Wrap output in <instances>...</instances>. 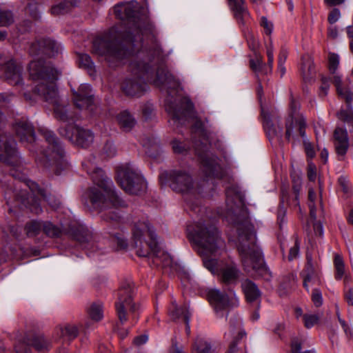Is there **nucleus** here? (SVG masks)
Segmentation results:
<instances>
[{"label":"nucleus","mask_w":353,"mask_h":353,"mask_svg":"<svg viewBox=\"0 0 353 353\" xmlns=\"http://www.w3.org/2000/svg\"><path fill=\"white\" fill-rule=\"evenodd\" d=\"M139 4L135 1L121 2L114 7V12L118 19L129 22L128 30L125 32L117 27L111 28L101 37L93 41L92 52L104 57L109 62H121L130 53L125 49L121 42H129L133 46L142 43L143 38L151 43L152 46L159 43L158 32L154 25L150 21H142L135 17Z\"/></svg>","instance_id":"nucleus-1"},{"label":"nucleus","mask_w":353,"mask_h":353,"mask_svg":"<svg viewBox=\"0 0 353 353\" xmlns=\"http://www.w3.org/2000/svg\"><path fill=\"white\" fill-rule=\"evenodd\" d=\"M188 237L194 249L203 257V265L212 274H217L221 281L228 285L236 284L241 276V272L232 261L218 262L211 256L220 254L224 242L217 228L211 224L196 222L187 228Z\"/></svg>","instance_id":"nucleus-2"},{"label":"nucleus","mask_w":353,"mask_h":353,"mask_svg":"<svg viewBox=\"0 0 353 353\" xmlns=\"http://www.w3.org/2000/svg\"><path fill=\"white\" fill-rule=\"evenodd\" d=\"M226 219L237 226L239 241L238 250L245 270L248 272L255 271L259 274L268 273L261 251L256 244L254 226L248 220L239 223L235 218L236 214L242 212L245 205L242 193L235 188H228L226 191Z\"/></svg>","instance_id":"nucleus-3"},{"label":"nucleus","mask_w":353,"mask_h":353,"mask_svg":"<svg viewBox=\"0 0 353 353\" xmlns=\"http://www.w3.org/2000/svg\"><path fill=\"white\" fill-rule=\"evenodd\" d=\"M82 165L93 181V185L83 196L85 205L101 212L108 210L101 215L102 218L115 227H120L122 217L118 208L123 206L124 202L114 191L112 181L90 160L85 161Z\"/></svg>","instance_id":"nucleus-4"},{"label":"nucleus","mask_w":353,"mask_h":353,"mask_svg":"<svg viewBox=\"0 0 353 353\" xmlns=\"http://www.w3.org/2000/svg\"><path fill=\"white\" fill-rule=\"evenodd\" d=\"M13 128L20 141L32 153L39 166L49 168L54 165L58 166L61 163L63 150L52 132L45 128L39 129V132L45 141L41 143L37 150L39 143L36 141L34 129L28 120L22 119L16 121Z\"/></svg>","instance_id":"nucleus-5"},{"label":"nucleus","mask_w":353,"mask_h":353,"mask_svg":"<svg viewBox=\"0 0 353 353\" xmlns=\"http://www.w3.org/2000/svg\"><path fill=\"white\" fill-rule=\"evenodd\" d=\"M28 70L30 78L39 81L34 86V93L53 105L54 117L58 120L63 122L73 121V115L59 103L55 85L59 72L50 63L41 59L32 60L29 64Z\"/></svg>","instance_id":"nucleus-6"},{"label":"nucleus","mask_w":353,"mask_h":353,"mask_svg":"<svg viewBox=\"0 0 353 353\" xmlns=\"http://www.w3.org/2000/svg\"><path fill=\"white\" fill-rule=\"evenodd\" d=\"M162 61V52L159 43H155L150 48L145 47L135 55H132L129 68L134 76L127 78L122 83L123 92L131 97H140L146 90L147 85L143 78L149 79L154 69Z\"/></svg>","instance_id":"nucleus-7"},{"label":"nucleus","mask_w":353,"mask_h":353,"mask_svg":"<svg viewBox=\"0 0 353 353\" xmlns=\"http://www.w3.org/2000/svg\"><path fill=\"white\" fill-rule=\"evenodd\" d=\"M132 240L139 256L154 255V260L159 265L158 242L152 227L148 221H141L135 224L132 230Z\"/></svg>","instance_id":"nucleus-8"},{"label":"nucleus","mask_w":353,"mask_h":353,"mask_svg":"<svg viewBox=\"0 0 353 353\" xmlns=\"http://www.w3.org/2000/svg\"><path fill=\"white\" fill-rule=\"evenodd\" d=\"M11 175L23 183L25 189L22 190L21 193L18 194L17 196L21 199L26 205L32 203L30 206V210L32 212L39 214L42 211L38 202L39 196L47 201L52 208L58 207V203H53L49 200L46 190L41 188L35 182L27 179L23 175L21 176V174L18 173L17 170H11Z\"/></svg>","instance_id":"nucleus-9"},{"label":"nucleus","mask_w":353,"mask_h":353,"mask_svg":"<svg viewBox=\"0 0 353 353\" xmlns=\"http://www.w3.org/2000/svg\"><path fill=\"white\" fill-rule=\"evenodd\" d=\"M117 181L127 193L137 194L146 188V182L130 164H125L117 168Z\"/></svg>","instance_id":"nucleus-10"},{"label":"nucleus","mask_w":353,"mask_h":353,"mask_svg":"<svg viewBox=\"0 0 353 353\" xmlns=\"http://www.w3.org/2000/svg\"><path fill=\"white\" fill-rule=\"evenodd\" d=\"M12 97V95L0 93V103L9 101ZM4 124V117L0 112V161L14 165L18 161L16 142L9 134L1 130Z\"/></svg>","instance_id":"nucleus-11"},{"label":"nucleus","mask_w":353,"mask_h":353,"mask_svg":"<svg viewBox=\"0 0 353 353\" xmlns=\"http://www.w3.org/2000/svg\"><path fill=\"white\" fill-rule=\"evenodd\" d=\"M133 288L128 283L122 286L119 290V299L116 303V310L119 320L121 324L127 321V310L132 314V319L135 321L138 316L136 312L139 310V305L132 303Z\"/></svg>","instance_id":"nucleus-12"},{"label":"nucleus","mask_w":353,"mask_h":353,"mask_svg":"<svg viewBox=\"0 0 353 353\" xmlns=\"http://www.w3.org/2000/svg\"><path fill=\"white\" fill-rule=\"evenodd\" d=\"M164 177H168L169 185L174 192L189 194L196 191V184L192 176L186 171L175 170L169 174H162L160 176L161 183Z\"/></svg>","instance_id":"nucleus-13"},{"label":"nucleus","mask_w":353,"mask_h":353,"mask_svg":"<svg viewBox=\"0 0 353 353\" xmlns=\"http://www.w3.org/2000/svg\"><path fill=\"white\" fill-rule=\"evenodd\" d=\"M299 108L298 103L292 100L290 103V114L285 123V137L288 140L294 139L298 135L303 138L305 136V119L300 116L297 110Z\"/></svg>","instance_id":"nucleus-14"},{"label":"nucleus","mask_w":353,"mask_h":353,"mask_svg":"<svg viewBox=\"0 0 353 353\" xmlns=\"http://www.w3.org/2000/svg\"><path fill=\"white\" fill-rule=\"evenodd\" d=\"M59 133L72 143L82 148L89 147L94 141V134L90 130L77 125L70 124L65 128H61Z\"/></svg>","instance_id":"nucleus-15"},{"label":"nucleus","mask_w":353,"mask_h":353,"mask_svg":"<svg viewBox=\"0 0 353 353\" xmlns=\"http://www.w3.org/2000/svg\"><path fill=\"white\" fill-rule=\"evenodd\" d=\"M195 152L200 159L201 169L205 176L219 177L221 166L219 159L209 152L208 145H203L201 150L196 148Z\"/></svg>","instance_id":"nucleus-16"},{"label":"nucleus","mask_w":353,"mask_h":353,"mask_svg":"<svg viewBox=\"0 0 353 353\" xmlns=\"http://www.w3.org/2000/svg\"><path fill=\"white\" fill-rule=\"evenodd\" d=\"M89 326V322L85 323L84 325L74 322L63 323L54 329V337L70 342L79 336L81 328L85 332Z\"/></svg>","instance_id":"nucleus-17"},{"label":"nucleus","mask_w":353,"mask_h":353,"mask_svg":"<svg viewBox=\"0 0 353 353\" xmlns=\"http://www.w3.org/2000/svg\"><path fill=\"white\" fill-rule=\"evenodd\" d=\"M61 50L59 43L50 39H43L31 43L29 49L32 56L45 54L48 57L57 55Z\"/></svg>","instance_id":"nucleus-18"},{"label":"nucleus","mask_w":353,"mask_h":353,"mask_svg":"<svg viewBox=\"0 0 353 353\" xmlns=\"http://www.w3.org/2000/svg\"><path fill=\"white\" fill-rule=\"evenodd\" d=\"M91 86L81 84L78 91L73 90V100L75 105L79 109L89 110L92 112L94 108L93 94Z\"/></svg>","instance_id":"nucleus-19"},{"label":"nucleus","mask_w":353,"mask_h":353,"mask_svg":"<svg viewBox=\"0 0 353 353\" xmlns=\"http://www.w3.org/2000/svg\"><path fill=\"white\" fill-rule=\"evenodd\" d=\"M2 72L8 83L12 85H21L23 81V67L14 60H10L4 65H0ZM1 74H0V77Z\"/></svg>","instance_id":"nucleus-20"},{"label":"nucleus","mask_w":353,"mask_h":353,"mask_svg":"<svg viewBox=\"0 0 353 353\" xmlns=\"http://www.w3.org/2000/svg\"><path fill=\"white\" fill-rule=\"evenodd\" d=\"M333 143L339 161H344L350 147L349 137L346 129L336 128L333 134Z\"/></svg>","instance_id":"nucleus-21"},{"label":"nucleus","mask_w":353,"mask_h":353,"mask_svg":"<svg viewBox=\"0 0 353 353\" xmlns=\"http://www.w3.org/2000/svg\"><path fill=\"white\" fill-rule=\"evenodd\" d=\"M208 299L217 316L223 317L230 305L228 296L217 289H212L208 292Z\"/></svg>","instance_id":"nucleus-22"},{"label":"nucleus","mask_w":353,"mask_h":353,"mask_svg":"<svg viewBox=\"0 0 353 353\" xmlns=\"http://www.w3.org/2000/svg\"><path fill=\"white\" fill-rule=\"evenodd\" d=\"M29 345H31L39 352H43L49 347L50 343L43 334H35L26 342H19L14 346L15 353H30Z\"/></svg>","instance_id":"nucleus-23"},{"label":"nucleus","mask_w":353,"mask_h":353,"mask_svg":"<svg viewBox=\"0 0 353 353\" xmlns=\"http://www.w3.org/2000/svg\"><path fill=\"white\" fill-rule=\"evenodd\" d=\"M153 82L157 86L168 90L177 89L179 87V83L173 75L162 66H159L157 68L156 78Z\"/></svg>","instance_id":"nucleus-24"},{"label":"nucleus","mask_w":353,"mask_h":353,"mask_svg":"<svg viewBox=\"0 0 353 353\" xmlns=\"http://www.w3.org/2000/svg\"><path fill=\"white\" fill-rule=\"evenodd\" d=\"M241 324L242 323L241 320H238L235 324L232 323V321L230 322V332L228 334H226L225 336H233L236 332V335L234 336V340L230 344L229 349L226 353H235L237 351V342L245 334L244 332L241 330Z\"/></svg>","instance_id":"nucleus-25"},{"label":"nucleus","mask_w":353,"mask_h":353,"mask_svg":"<svg viewBox=\"0 0 353 353\" xmlns=\"http://www.w3.org/2000/svg\"><path fill=\"white\" fill-rule=\"evenodd\" d=\"M228 2L230 10L238 21H243L245 17H248L249 12L245 5V0H228Z\"/></svg>","instance_id":"nucleus-26"},{"label":"nucleus","mask_w":353,"mask_h":353,"mask_svg":"<svg viewBox=\"0 0 353 353\" xmlns=\"http://www.w3.org/2000/svg\"><path fill=\"white\" fill-rule=\"evenodd\" d=\"M241 287L248 301L252 302L260 298L261 292L252 281L246 279L242 282Z\"/></svg>","instance_id":"nucleus-27"},{"label":"nucleus","mask_w":353,"mask_h":353,"mask_svg":"<svg viewBox=\"0 0 353 353\" xmlns=\"http://www.w3.org/2000/svg\"><path fill=\"white\" fill-rule=\"evenodd\" d=\"M333 83L336 86L337 94L344 99L347 103H351L353 98V93L348 88L342 86L341 76L339 74H333Z\"/></svg>","instance_id":"nucleus-28"},{"label":"nucleus","mask_w":353,"mask_h":353,"mask_svg":"<svg viewBox=\"0 0 353 353\" xmlns=\"http://www.w3.org/2000/svg\"><path fill=\"white\" fill-rule=\"evenodd\" d=\"M117 119L120 127L126 132L131 130L136 124L135 119L127 110L121 112Z\"/></svg>","instance_id":"nucleus-29"},{"label":"nucleus","mask_w":353,"mask_h":353,"mask_svg":"<svg viewBox=\"0 0 353 353\" xmlns=\"http://www.w3.org/2000/svg\"><path fill=\"white\" fill-rule=\"evenodd\" d=\"M263 128L270 139L282 137L283 128L278 122L273 123L270 119L265 118Z\"/></svg>","instance_id":"nucleus-30"},{"label":"nucleus","mask_w":353,"mask_h":353,"mask_svg":"<svg viewBox=\"0 0 353 353\" xmlns=\"http://www.w3.org/2000/svg\"><path fill=\"white\" fill-rule=\"evenodd\" d=\"M88 313L92 320L99 321L103 317V306L100 302L92 303L88 308Z\"/></svg>","instance_id":"nucleus-31"},{"label":"nucleus","mask_w":353,"mask_h":353,"mask_svg":"<svg viewBox=\"0 0 353 353\" xmlns=\"http://www.w3.org/2000/svg\"><path fill=\"white\" fill-rule=\"evenodd\" d=\"M169 314L173 319H178L179 318L184 319V314H188L190 317V313L188 310V306L184 305L182 307H179L175 302H172L169 308Z\"/></svg>","instance_id":"nucleus-32"},{"label":"nucleus","mask_w":353,"mask_h":353,"mask_svg":"<svg viewBox=\"0 0 353 353\" xmlns=\"http://www.w3.org/2000/svg\"><path fill=\"white\" fill-rule=\"evenodd\" d=\"M211 344L203 339H197L193 345V353H212Z\"/></svg>","instance_id":"nucleus-33"},{"label":"nucleus","mask_w":353,"mask_h":353,"mask_svg":"<svg viewBox=\"0 0 353 353\" xmlns=\"http://www.w3.org/2000/svg\"><path fill=\"white\" fill-rule=\"evenodd\" d=\"M337 117L341 121L352 125L353 124V110L350 103H347L346 109H341L337 113Z\"/></svg>","instance_id":"nucleus-34"},{"label":"nucleus","mask_w":353,"mask_h":353,"mask_svg":"<svg viewBox=\"0 0 353 353\" xmlns=\"http://www.w3.org/2000/svg\"><path fill=\"white\" fill-rule=\"evenodd\" d=\"M303 286L304 288L309 291L310 288L314 289V288H317L321 285V279L319 274H314L310 276H303Z\"/></svg>","instance_id":"nucleus-35"},{"label":"nucleus","mask_w":353,"mask_h":353,"mask_svg":"<svg viewBox=\"0 0 353 353\" xmlns=\"http://www.w3.org/2000/svg\"><path fill=\"white\" fill-rule=\"evenodd\" d=\"M44 222L38 221H32L26 226V233L30 236L37 235L41 230H43V225Z\"/></svg>","instance_id":"nucleus-36"},{"label":"nucleus","mask_w":353,"mask_h":353,"mask_svg":"<svg viewBox=\"0 0 353 353\" xmlns=\"http://www.w3.org/2000/svg\"><path fill=\"white\" fill-rule=\"evenodd\" d=\"M334 263L336 270L335 278L337 280H340L345 274V265L342 257L339 254H336Z\"/></svg>","instance_id":"nucleus-37"},{"label":"nucleus","mask_w":353,"mask_h":353,"mask_svg":"<svg viewBox=\"0 0 353 353\" xmlns=\"http://www.w3.org/2000/svg\"><path fill=\"white\" fill-rule=\"evenodd\" d=\"M72 3L70 1H63L57 5H55L51 8V13L53 15H59L68 12L71 7Z\"/></svg>","instance_id":"nucleus-38"},{"label":"nucleus","mask_w":353,"mask_h":353,"mask_svg":"<svg viewBox=\"0 0 353 353\" xmlns=\"http://www.w3.org/2000/svg\"><path fill=\"white\" fill-rule=\"evenodd\" d=\"M43 231L48 236L57 237L61 232V229L51 223L50 222H44L43 225Z\"/></svg>","instance_id":"nucleus-39"},{"label":"nucleus","mask_w":353,"mask_h":353,"mask_svg":"<svg viewBox=\"0 0 353 353\" xmlns=\"http://www.w3.org/2000/svg\"><path fill=\"white\" fill-rule=\"evenodd\" d=\"M13 22L14 17L12 12L0 8V26H8Z\"/></svg>","instance_id":"nucleus-40"},{"label":"nucleus","mask_w":353,"mask_h":353,"mask_svg":"<svg viewBox=\"0 0 353 353\" xmlns=\"http://www.w3.org/2000/svg\"><path fill=\"white\" fill-rule=\"evenodd\" d=\"M78 61L80 67L86 69L89 72L92 71L94 63L88 54H79Z\"/></svg>","instance_id":"nucleus-41"},{"label":"nucleus","mask_w":353,"mask_h":353,"mask_svg":"<svg viewBox=\"0 0 353 353\" xmlns=\"http://www.w3.org/2000/svg\"><path fill=\"white\" fill-rule=\"evenodd\" d=\"M320 316L316 314H304L303 315V322L304 326L310 329L316 325L319 321Z\"/></svg>","instance_id":"nucleus-42"},{"label":"nucleus","mask_w":353,"mask_h":353,"mask_svg":"<svg viewBox=\"0 0 353 353\" xmlns=\"http://www.w3.org/2000/svg\"><path fill=\"white\" fill-rule=\"evenodd\" d=\"M172 147L174 152L179 154H185L190 148L186 143L181 142L177 139H174L172 141Z\"/></svg>","instance_id":"nucleus-43"},{"label":"nucleus","mask_w":353,"mask_h":353,"mask_svg":"<svg viewBox=\"0 0 353 353\" xmlns=\"http://www.w3.org/2000/svg\"><path fill=\"white\" fill-rule=\"evenodd\" d=\"M316 198V194L312 188H310L308 191V206L310 208V217L313 220H316V207L314 205V200Z\"/></svg>","instance_id":"nucleus-44"},{"label":"nucleus","mask_w":353,"mask_h":353,"mask_svg":"<svg viewBox=\"0 0 353 353\" xmlns=\"http://www.w3.org/2000/svg\"><path fill=\"white\" fill-rule=\"evenodd\" d=\"M302 350V342L301 341L294 339L292 340L291 343V352L292 353H316L314 349H311L305 351H301Z\"/></svg>","instance_id":"nucleus-45"},{"label":"nucleus","mask_w":353,"mask_h":353,"mask_svg":"<svg viewBox=\"0 0 353 353\" xmlns=\"http://www.w3.org/2000/svg\"><path fill=\"white\" fill-rule=\"evenodd\" d=\"M318 273L316 272L315 267L312 262V256L310 254H307V264L306 266L301 273V276H310L317 274Z\"/></svg>","instance_id":"nucleus-46"},{"label":"nucleus","mask_w":353,"mask_h":353,"mask_svg":"<svg viewBox=\"0 0 353 353\" xmlns=\"http://www.w3.org/2000/svg\"><path fill=\"white\" fill-rule=\"evenodd\" d=\"M26 10V12L29 13V14L33 19H37L39 17V10H38V5H37V3L34 0H30L28 2Z\"/></svg>","instance_id":"nucleus-47"},{"label":"nucleus","mask_w":353,"mask_h":353,"mask_svg":"<svg viewBox=\"0 0 353 353\" xmlns=\"http://www.w3.org/2000/svg\"><path fill=\"white\" fill-rule=\"evenodd\" d=\"M329 70L331 73L335 74L339 65V57L336 54H330L328 57Z\"/></svg>","instance_id":"nucleus-48"},{"label":"nucleus","mask_w":353,"mask_h":353,"mask_svg":"<svg viewBox=\"0 0 353 353\" xmlns=\"http://www.w3.org/2000/svg\"><path fill=\"white\" fill-rule=\"evenodd\" d=\"M110 234L112 236L113 241L117 243L119 248H125L127 246L126 241L125 240L122 233L110 232Z\"/></svg>","instance_id":"nucleus-49"},{"label":"nucleus","mask_w":353,"mask_h":353,"mask_svg":"<svg viewBox=\"0 0 353 353\" xmlns=\"http://www.w3.org/2000/svg\"><path fill=\"white\" fill-rule=\"evenodd\" d=\"M311 298L313 303L316 307H319L323 303L322 294L320 290L317 288L312 289Z\"/></svg>","instance_id":"nucleus-50"},{"label":"nucleus","mask_w":353,"mask_h":353,"mask_svg":"<svg viewBox=\"0 0 353 353\" xmlns=\"http://www.w3.org/2000/svg\"><path fill=\"white\" fill-rule=\"evenodd\" d=\"M247 41L250 49L252 51H256L259 47V41L253 34L249 32L247 35Z\"/></svg>","instance_id":"nucleus-51"},{"label":"nucleus","mask_w":353,"mask_h":353,"mask_svg":"<svg viewBox=\"0 0 353 353\" xmlns=\"http://www.w3.org/2000/svg\"><path fill=\"white\" fill-rule=\"evenodd\" d=\"M266 54L268 57V65L269 67L270 72H271L272 70L274 63V48L272 43L267 46Z\"/></svg>","instance_id":"nucleus-52"},{"label":"nucleus","mask_w":353,"mask_h":353,"mask_svg":"<svg viewBox=\"0 0 353 353\" xmlns=\"http://www.w3.org/2000/svg\"><path fill=\"white\" fill-rule=\"evenodd\" d=\"M165 109L169 114H172V119L174 121L179 119L180 115V110H178L177 108L174 107L172 103H170L168 101H167Z\"/></svg>","instance_id":"nucleus-53"},{"label":"nucleus","mask_w":353,"mask_h":353,"mask_svg":"<svg viewBox=\"0 0 353 353\" xmlns=\"http://www.w3.org/2000/svg\"><path fill=\"white\" fill-rule=\"evenodd\" d=\"M103 150L108 157H114L116 154L115 147L111 142H107L105 144Z\"/></svg>","instance_id":"nucleus-54"},{"label":"nucleus","mask_w":353,"mask_h":353,"mask_svg":"<svg viewBox=\"0 0 353 353\" xmlns=\"http://www.w3.org/2000/svg\"><path fill=\"white\" fill-rule=\"evenodd\" d=\"M341 17V12L338 8H334L330 12L327 20L330 23L333 24L336 23Z\"/></svg>","instance_id":"nucleus-55"},{"label":"nucleus","mask_w":353,"mask_h":353,"mask_svg":"<svg viewBox=\"0 0 353 353\" xmlns=\"http://www.w3.org/2000/svg\"><path fill=\"white\" fill-rule=\"evenodd\" d=\"M251 68L255 72L259 71L263 65V60L261 57H256V59H251L250 61Z\"/></svg>","instance_id":"nucleus-56"},{"label":"nucleus","mask_w":353,"mask_h":353,"mask_svg":"<svg viewBox=\"0 0 353 353\" xmlns=\"http://www.w3.org/2000/svg\"><path fill=\"white\" fill-rule=\"evenodd\" d=\"M299 245L298 243V241H296L295 244L293 247H292L290 250L289 255H288V260L292 261L293 259H296L299 255Z\"/></svg>","instance_id":"nucleus-57"},{"label":"nucleus","mask_w":353,"mask_h":353,"mask_svg":"<svg viewBox=\"0 0 353 353\" xmlns=\"http://www.w3.org/2000/svg\"><path fill=\"white\" fill-rule=\"evenodd\" d=\"M344 297L349 305L353 306V288H349L344 292Z\"/></svg>","instance_id":"nucleus-58"},{"label":"nucleus","mask_w":353,"mask_h":353,"mask_svg":"<svg viewBox=\"0 0 353 353\" xmlns=\"http://www.w3.org/2000/svg\"><path fill=\"white\" fill-rule=\"evenodd\" d=\"M181 108H184L187 111H190L193 108V103L188 98H183L181 99Z\"/></svg>","instance_id":"nucleus-59"},{"label":"nucleus","mask_w":353,"mask_h":353,"mask_svg":"<svg viewBox=\"0 0 353 353\" xmlns=\"http://www.w3.org/2000/svg\"><path fill=\"white\" fill-rule=\"evenodd\" d=\"M307 176L310 181H314L316 179V167L313 164H309L307 170Z\"/></svg>","instance_id":"nucleus-60"},{"label":"nucleus","mask_w":353,"mask_h":353,"mask_svg":"<svg viewBox=\"0 0 353 353\" xmlns=\"http://www.w3.org/2000/svg\"><path fill=\"white\" fill-rule=\"evenodd\" d=\"M148 337L147 335L143 334L138 336L134 339L133 343L136 345H141L145 344L148 341Z\"/></svg>","instance_id":"nucleus-61"},{"label":"nucleus","mask_w":353,"mask_h":353,"mask_svg":"<svg viewBox=\"0 0 353 353\" xmlns=\"http://www.w3.org/2000/svg\"><path fill=\"white\" fill-rule=\"evenodd\" d=\"M304 145L307 157L312 158L314 156L315 152L311 143L304 140Z\"/></svg>","instance_id":"nucleus-62"},{"label":"nucleus","mask_w":353,"mask_h":353,"mask_svg":"<svg viewBox=\"0 0 353 353\" xmlns=\"http://www.w3.org/2000/svg\"><path fill=\"white\" fill-rule=\"evenodd\" d=\"M261 26L265 29V33L270 34L272 32V26L265 17L261 18Z\"/></svg>","instance_id":"nucleus-63"},{"label":"nucleus","mask_w":353,"mask_h":353,"mask_svg":"<svg viewBox=\"0 0 353 353\" xmlns=\"http://www.w3.org/2000/svg\"><path fill=\"white\" fill-rule=\"evenodd\" d=\"M314 231L316 236H322L323 234V228L321 223L316 222L313 225Z\"/></svg>","instance_id":"nucleus-64"}]
</instances>
